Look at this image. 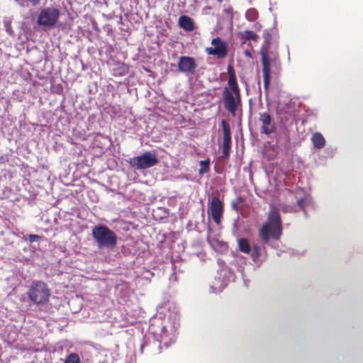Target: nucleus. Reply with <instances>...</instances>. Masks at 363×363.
Returning a JSON list of instances; mask_svg holds the SVG:
<instances>
[{
    "label": "nucleus",
    "mask_w": 363,
    "mask_h": 363,
    "mask_svg": "<svg viewBox=\"0 0 363 363\" xmlns=\"http://www.w3.org/2000/svg\"><path fill=\"white\" fill-rule=\"evenodd\" d=\"M259 121L262 123L260 132L266 135H270L276 131V127L273 123V118L267 112L259 113Z\"/></svg>",
    "instance_id": "12"
},
{
    "label": "nucleus",
    "mask_w": 363,
    "mask_h": 363,
    "mask_svg": "<svg viewBox=\"0 0 363 363\" xmlns=\"http://www.w3.org/2000/svg\"><path fill=\"white\" fill-rule=\"evenodd\" d=\"M255 26L261 27L260 24H259V23H256Z\"/></svg>",
    "instance_id": "30"
},
{
    "label": "nucleus",
    "mask_w": 363,
    "mask_h": 363,
    "mask_svg": "<svg viewBox=\"0 0 363 363\" xmlns=\"http://www.w3.org/2000/svg\"><path fill=\"white\" fill-rule=\"evenodd\" d=\"M159 162L157 156L150 152H145L140 156L132 158L130 164L138 169H145L156 165Z\"/></svg>",
    "instance_id": "7"
},
{
    "label": "nucleus",
    "mask_w": 363,
    "mask_h": 363,
    "mask_svg": "<svg viewBox=\"0 0 363 363\" xmlns=\"http://www.w3.org/2000/svg\"><path fill=\"white\" fill-rule=\"evenodd\" d=\"M79 357L76 353H72L69 354L65 361V363H79Z\"/></svg>",
    "instance_id": "21"
},
{
    "label": "nucleus",
    "mask_w": 363,
    "mask_h": 363,
    "mask_svg": "<svg viewBox=\"0 0 363 363\" xmlns=\"http://www.w3.org/2000/svg\"><path fill=\"white\" fill-rule=\"evenodd\" d=\"M238 35L240 39L244 40H253L255 42H257L259 38L257 34L250 30H245L243 32H240L238 33Z\"/></svg>",
    "instance_id": "16"
},
{
    "label": "nucleus",
    "mask_w": 363,
    "mask_h": 363,
    "mask_svg": "<svg viewBox=\"0 0 363 363\" xmlns=\"http://www.w3.org/2000/svg\"><path fill=\"white\" fill-rule=\"evenodd\" d=\"M209 212L213 220L217 225L221 223V218L224 211V203L218 196H213L209 203Z\"/></svg>",
    "instance_id": "9"
},
{
    "label": "nucleus",
    "mask_w": 363,
    "mask_h": 363,
    "mask_svg": "<svg viewBox=\"0 0 363 363\" xmlns=\"http://www.w3.org/2000/svg\"><path fill=\"white\" fill-rule=\"evenodd\" d=\"M298 206L301 208V209H304L305 208V206H306V200L304 198H301L298 201Z\"/></svg>",
    "instance_id": "24"
},
{
    "label": "nucleus",
    "mask_w": 363,
    "mask_h": 363,
    "mask_svg": "<svg viewBox=\"0 0 363 363\" xmlns=\"http://www.w3.org/2000/svg\"><path fill=\"white\" fill-rule=\"evenodd\" d=\"M200 169L199 170V174L200 175L203 174L204 173H208L210 171V159L206 158L205 160H201L199 162Z\"/></svg>",
    "instance_id": "19"
},
{
    "label": "nucleus",
    "mask_w": 363,
    "mask_h": 363,
    "mask_svg": "<svg viewBox=\"0 0 363 363\" xmlns=\"http://www.w3.org/2000/svg\"><path fill=\"white\" fill-rule=\"evenodd\" d=\"M179 26L186 31H192L194 29V23L192 18L188 16H181L178 21Z\"/></svg>",
    "instance_id": "13"
},
{
    "label": "nucleus",
    "mask_w": 363,
    "mask_h": 363,
    "mask_svg": "<svg viewBox=\"0 0 363 363\" xmlns=\"http://www.w3.org/2000/svg\"><path fill=\"white\" fill-rule=\"evenodd\" d=\"M252 256L254 258H257L260 256V247L258 245H254L252 247Z\"/></svg>",
    "instance_id": "22"
},
{
    "label": "nucleus",
    "mask_w": 363,
    "mask_h": 363,
    "mask_svg": "<svg viewBox=\"0 0 363 363\" xmlns=\"http://www.w3.org/2000/svg\"><path fill=\"white\" fill-rule=\"evenodd\" d=\"M128 66L124 63H118L116 67L113 69V75L114 77H123L128 74Z\"/></svg>",
    "instance_id": "15"
},
{
    "label": "nucleus",
    "mask_w": 363,
    "mask_h": 363,
    "mask_svg": "<svg viewBox=\"0 0 363 363\" xmlns=\"http://www.w3.org/2000/svg\"><path fill=\"white\" fill-rule=\"evenodd\" d=\"M222 130L223 133V140L222 145V157H229L231 145V132L229 123L225 120L221 121Z\"/></svg>",
    "instance_id": "11"
},
{
    "label": "nucleus",
    "mask_w": 363,
    "mask_h": 363,
    "mask_svg": "<svg viewBox=\"0 0 363 363\" xmlns=\"http://www.w3.org/2000/svg\"><path fill=\"white\" fill-rule=\"evenodd\" d=\"M60 16V10L55 6L45 7L42 9L37 18L38 26L45 28H54L59 21Z\"/></svg>",
    "instance_id": "6"
},
{
    "label": "nucleus",
    "mask_w": 363,
    "mask_h": 363,
    "mask_svg": "<svg viewBox=\"0 0 363 363\" xmlns=\"http://www.w3.org/2000/svg\"><path fill=\"white\" fill-rule=\"evenodd\" d=\"M263 44L259 50L260 62L263 76L264 89L266 96L272 79V68L280 65L277 43L271 42V35L267 30L263 33Z\"/></svg>",
    "instance_id": "1"
},
{
    "label": "nucleus",
    "mask_w": 363,
    "mask_h": 363,
    "mask_svg": "<svg viewBox=\"0 0 363 363\" xmlns=\"http://www.w3.org/2000/svg\"><path fill=\"white\" fill-rule=\"evenodd\" d=\"M177 67L181 72L194 74L197 68V63L193 57L182 56L179 58Z\"/></svg>",
    "instance_id": "10"
},
{
    "label": "nucleus",
    "mask_w": 363,
    "mask_h": 363,
    "mask_svg": "<svg viewBox=\"0 0 363 363\" xmlns=\"http://www.w3.org/2000/svg\"><path fill=\"white\" fill-rule=\"evenodd\" d=\"M32 6H37L40 3L41 0H28Z\"/></svg>",
    "instance_id": "26"
},
{
    "label": "nucleus",
    "mask_w": 363,
    "mask_h": 363,
    "mask_svg": "<svg viewBox=\"0 0 363 363\" xmlns=\"http://www.w3.org/2000/svg\"><path fill=\"white\" fill-rule=\"evenodd\" d=\"M91 235L99 249H113L117 245V235L106 225H98L93 227Z\"/></svg>",
    "instance_id": "4"
},
{
    "label": "nucleus",
    "mask_w": 363,
    "mask_h": 363,
    "mask_svg": "<svg viewBox=\"0 0 363 363\" xmlns=\"http://www.w3.org/2000/svg\"><path fill=\"white\" fill-rule=\"evenodd\" d=\"M223 0H217V1H218V3H221V2H223Z\"/></svg>",
    "instance_id": "29"
},
{
    "label": "nucleus",
    "mask_w": 363,
    "mask_h": 363,
    "mask_svg": "<svg viewBox=\"0 0 363 363\" xmlns=\"http://www.w3.org/2000/svg\"><path fill=\"white\" fill-rule=\"evenodd\" d=\"M211 43L213 47H207L205 49L207 55L215 56L218 59H224L227 57L228 48L224 40L220 37H216L212 39Z\"/></svg>",
    "instance_id": "8"
},
{
    "label": "nucleus",
    "mask_w": 363,
    "mask_h": 363,
    "mask_svg": "<svg viewBox=\"0 0 363 363\" xmlns=\"http://www.w3.org/2000/svg\"><path fill=\"white\" fill-rule=\"evenodd\" d=\"M244 199L238 196L231 202L232 208L236 212H239L243 208Z\"/></svg>",
    "instance_id": "18"
},
{
    "label": "nucleus",
    "mask_w": 363,
    "mask_h": 363,
    "mask_svg": "<svg viewBox=\"0 0 363 363\" xmlns=\"http://www.w3.org/2000/svg\"><path fill=\"white\" fill-rule=\"evenodd\" d=\"M223 12L228 15H230L231 16H233V9L232 8L225 9L223 10Z\"/></svg>",
    "instance_id": "25"
},
{
    "label": "nucleus",
    "mask_w": 363,
    "mask_h": 363,
    "mask_svg": "<svg viewBox=\"0 0 363 363\" xmlns=\"http://www.w3.org/2000/svg\"><path fill=\"white\" fill-rule=\"evenodd\" d=\"M28 240L30 242H37V241H39L41 239L40 236H39L38 235H33V234L28 235Z\"/></svg>",
    "instance_id": "23"
},
{
    "label": "nucleus",
    "mask_w": 363,
    "mask_h": 363,
    "mask_svg": "<svg viewBox=\"0 0 363 363\" xmlns=\"http://www.w3.org/2000/svg\"><path fill=\"white\" fill-rule=\"evenodd\" d=\"M239 250L243 253L249 254L251 251V247L249 241L246 238H240L238 240Z\"/></svg>",
    "instance_id": "17"
},
{
    "label": "nucleus",
    "mask_w": 363,
    "mask_h": 363,
    "mask_svg": "<svg viewBox=\"0 0 363 363\" xmlns=\"http://www.w3.org/2000/svg\"><path fill=\"white\" fill-rule=\"evenodd\" d=\"M27 294L31 302L35 305L40 306L49 301L50 290L45 282L34 281L32 282Z\"/></svg>",
    "instance_id": "5"
},
{
    "label": "nucleus",
    "mask_w": 363,
    "mask_h": 363,
    "mask_svg": "<svg viewBox=\"0 0 363 363\" xmlns=\"http://www.w3.org/2000/svg\"><path fill=\"white\" fill-rule=\"evenodd\" d=\"M311 141L315 148L321 149L325 146V140L323 135L318 132L315 133L311 138Z\"/></svg>",
    "instance_id": "14"
},
{
    "label": "nucleus",
    "mask_w": 363,
    "mask_h": 363,
    "mask_svg": "<svg viewBox=\"0 0 363 363\" xmlns=\"http://www.w3.org/2000/svg\"><path fill=\"white\" fill-rule=\"evenodd\" d=\"M259 13L256 9L250 8L245 13V18L249 21H255L258 18Z\"/></svg>",
    "instance_id": "20"
},
{
    "label": "nucleus",
    "mask_w": 363,
    "mask_h": 363,
    "mask_svg": "<svg viewBox=\"0 0 363 363\" xmlns=\"http://www.w3.org/2000/svg\"><path fill=\"white\" fill-rule=\"evenodd\" d=\"M227 70L228 79L227 86L224 87L223 91V100L225 108L234 115L238 106L241 105V94L234 67L229 65Z\"/></svg>",
    "instance_id": "2"
},
{
    "label": "nucleus",
    "mask_w": 363,
    "mask_h": 363,
    "mask_svg": "<svg viewBox=\"0 0 363 363\" xmlns=\"http://www.w3.org/2000/svg\"><path fill=\"white\" fill-rule=\"evenodd\" d=\"M245 56H247V57H252V54H251V52L249 50H246L245 52Z\"/></svg>",
    "instance_id": "27"
},
{
    "label": "nucleus",
    "mask_w": 363,
    "mask_h": 363,
    "mask_svg": "<svg viewBox=\"0 0 363 363\" xmlns=\"http://www.w3.org/2000/svg\"><path fill=\"white\" fill-rule=\"evenodd\" d=\"M164 345L167 347L169 345L167 342H164Z\"/></svg>",
    "instance_id": "28"
},
{
    "label": "nucleus",
    "mask_w": 363,
    "mask_h": 363,
    "mask_svg": "<svg viewBox=\"0 0 363 363\" xmlns=\"http://www.w3.org/2000/svg\"><path fill=\"white\" fill-rule=\"evenodd\" d=\"M281 234L282 225L279 211L276 207H272L269 212L268 221L259 230V236L264 244H267L270 238L277 240Z\"/></svg>",
    "instance_id": "3"
}]
</instances>
